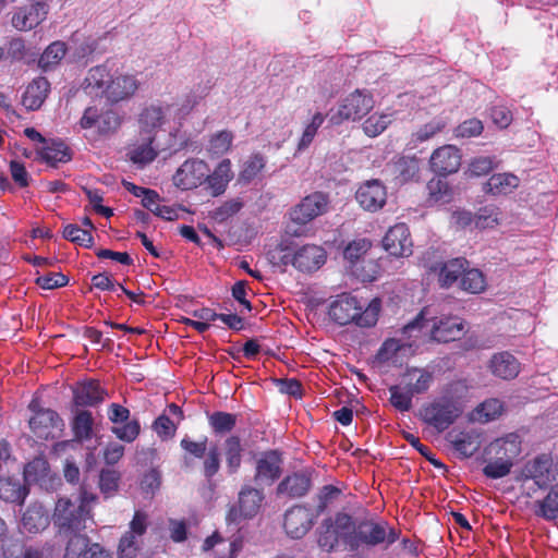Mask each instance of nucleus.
Masks as SVG:
<instances>
[{"label": "nucleus", "instance_id": "36", "mask_svg": "<svg viewBox=\"0 0 558 558\" xmlns=\"http://www.w3.org/2000/svg\"><path fill=\"white\" fill-rule=\"evenodd\" d=\"M469 263L465 258H453L444 263L439 268L438 280L442 288L451 287L459 278H462Z\"/></svg>", "mask_w": 558, "mask_h": 558}, {"label": "nucleus", "instance_id": "48", "mask_svg": "<svg viewBox=\"0 0 558 558\" xmlns=\"http://www.w3.org/2000/svg\"><path fill=\"white\" fill-rule=\"evenodd\" d=\"M390 403L399 411L407 412L412 408L413 393L410 389L401 386H391L389 388Z\"/></svg>", "mask_w": 558, "mask_h": 558}, {"label": "nucleus", "instance_id": "11", "mask_svg": "<svg viewBox=\"0 0 558 558\" xmlns=\"http://www.w3.org/2000/svg\"><path fill=\"white\" fill-rule=\"evenodd\" d=\"M374 107V99L371 94L356 89L347 96L339 107L337 114H333L330 121L339 124L343 120H360L366 116Z\"/></svg>", "mask_w": 558, "mask_h": 558}, {"label": "nucleus", "instance_id": "61", "mask_svg": "<svg viewBox=\"0 0 558 558\" xmlns=\"http://www.w3.org/2000/svg\"><path fill=\"white\" fill-rule=\"evenodd\" d=\"M496 167L497 162L494 157L481 156L470 162L469 173L473 177H481L489 173Z\"/></svg>", "mask_w": 558, "mask_h": 558}, {"label": "nucleus", "instance_id": "16", "mask_svg": "<svg viewBox=\"0 0 558 558\" xmlns=\"http://www.w3.org/2000/svg\"><path fill=\"white\" fill-rule=\"evenodd\" d=\"M120 124L121 118L117 111L99 110L97 107L86 108L80 120L82 129L96 128L100 134H111L119 129Z\"/></svg>", "mask_w": 558, "mask_h": 558}, {"label": "nucleus", "instance_id": "24", "mask_svg": "<svg viewBox=\"0 0 558 558\" xmlns=\"http://www.w3.org/2000/svg\"><path fill=\"white\" fill-rule=\"evenodd\" d=\"M326 262V253L323 247L306 244L294 251V267L300 271H314Z\"/></svg>", "mask_w": 558, "mask_h": 558}, {"label": "nucleus", "instance_id": "19", "mask_svg": "<svg viewBox=\"0 0 558 558\" xmlns=\"http://www.w3.org/2000/svg\"><path fill=\"white\" fill-rule=\"evenodd\" d=\"M355 198L363 209L374 213L386 204L387 190L379 180H368L360 185Z\"/></svg>", "mask_w": 558, "mask_h": 558}, {"label": "nucleus", "instance_id": "39", "mask_svg": "<svg viewBox=\"0 0 558 558\" xmlns=\"http://www.w3.org/2000/svg\"><path fill=\"white\" fill-rule=\"evenodd\" d=\"M66 52V46L63 41H53L50 44L45 51L41 53L38 65L44 70L48 71L63 59Z\"/></svg>", "mask_w": 558, "mask_h": 558}, {"label": "nucleus", "instance_id": "26", "mask_svg": "<svg viewBox=\"0 0 558 558\" xmlns=\"http://www.w3.org/2000/svg\"><path fill=\"white\" fill-rule=\"evenodd\" d=\"M448 441L453 449L463 458L472 457L481 447V434L476 430H456L449 432Z\"/></svg>", "mask_w": 558, "mask_h": 558}, {"label": "nucleus", "instance_id": "17", "mask_svg": "<svg viewBox=\"0 0 558 558\" xmlns=\"http://www.w3.org/2000/svg\"><path fill=\"white\" fill-rule=\"evenodd\" d=\"M264 495L260 490L245 486L239 493V505L233 507L227 520L229 522H239L241 519H250L255 517L262 506Z\"/></svg>", "mask_w": 558, "mask_h": 558}, {"label": "nucleus", "instance_id": "30", "mask_svg": "<svg viewBox=\"0 0 558 558\" xmlns=\"http://www.w3.org/2000/svg\"><path fill=\"white\" fill-rule=\"evenodd\" d=\"M74 403L80 407H94L105 399V390L96 380L78 383L73 389Z\"/></svg>", "mask_w": 558, "mask_h": 558}, {"label": "nucleus", "instance_id": "50", "mask_svg": "<svg viewBox=\"0 0 558 558\" xmlns=\"http://www.w3.org/2000/svg\"><path fill=\"white\" fill-rule=\"evenodd\" d=\"M94 420L89 411H80L73 422V430L78 439H89L93 433Z\"/></svg>", "mask_w": 558, "mask_h": 558}, {"label": "nucleus", "instance_id": "2", "mask_svg": "<svg viewBox=\"0 0 558 558\" xmlns=\"http://www.w3.org/2000/svg\"><path fill=\"white\" fill-rule=\"evenodd\" d=\"M97 496L85 485L80 487L74 498L61 497L57 500L51 520L60 534L83 532L88 523L94 524L93 506Z\"/></svg>", "mask_w": 558, "mask_h": 558}, {"label": "nucleus", "instance_id": "35", "mask_svg": "<svg viewBox=\"0 0 558 558\" xmlns=\"http://www.w3.org/2000/svg\"><path fill=\"white\" fill-rule=\"evenodd\" d=\"M519 183V178L512 173H496L484 184V191L493 195H507L513 192Z\"/></svg>", "mask_w": 558, "mask_h": 558}, {"label": "nucleus", "instance_id": "51", "mask_svg": "<svg viewBox=\"0 0 558 558\" xmlns=\"http://www.w3.org/2000/svg\"><path fill=\"white\" fill-rule=\"evenodd\" d=\"M123 425H117L111 427L112 434L116 435L117 438H119L122 441L125 442H133L141 433V425L138 420H128L126 422L122 423Z\"/></svg>", "mask_w": 558, "mask_h": 558}, {"label": "nucleus", "instance_id": "7", "mask_svg": "<svg viewBox=\"0 0 558 558\" xmlns=\"http://www.w3.org/2000/svg\"><path fill=\"white\" fill-rule=\"evenodd\" d=\"M460 402L452 397H440L421 409L422 420L433 426L438 433L446 430L462 414Z\"/></svg>", "mask_w": 558, "mask_h": 558}, {"label": "nucleus", "instance_id": "14", "mask_svg": "<svg viewBox=\"0 0 558 558\" xmlns=\"http://www.w3.org/2000/svg\"><path fill=\"white\" fill-rule=\"evenodd\" d=\"M49 9L38 3L17 5L11 13V25L19 32H29L46 21Z\"/></svg>", "mask_w": 558, "mask_h": 558}, {"label": "nucleus", "instance_id": "43", "mask_svg": "<svg viewBox=\"0 0 558 558\" xmlns=\"http://www.w3.org/2000/svg\"><path fill=\"white\" fill-rule=\"evenodd\" d=\"M407 376L410 378L407 387L413 396L426 392L433 381V374L425 369L410 371Z\"/></svg>", "mask_w": 558, "mask_h": 558}, {"label": "nucleus", "instance_id": "21", "mask_svg": "<svg viewBox=\"0 0 558 558\" xmlns=\"http://www.w3.org/2000/svg\"><path fill=\"white\" fill-rule=\"evenodd\" d=\"M430 337L438 342L459 340L465 332L463 319L457 316L434 318L429 329Z\"/></svg>", "mask_w": 558, "mask_h": 558}, {"label": "nucleus", "instance_id": "60", "mask_svg": "<svg viewBox=\"0 0 558 558\" xmlns=\"http://www.w3.org/2000/svg\"><path fill=\"white\" fill-rule=\"evenodd\" d=\"M372 243L367 239H356L344 248V258L351 263L357 262L371 248Z\"/></svg>", "mask_w": 558, "mask_h": 558}, {"label": "nucleus", "instance_id": "55", "mask_svg": "<svg viewBox=\"0 0 558 558\" xmlns=\"http://www.w3.org/2000/svg\"><path fill=\"white\" fill-rule=\"evenodd\" d=\"M324 121H325V116L323 113L316 112L313 116L311 122L308 124H306V126L303 131V134L301 136L299 146H298L299 150L305 149L312 144L318 129L322 126Z\"/></svg>", "mask_w": 558, "mask_h": 558}, {"label": "nucleus", "instance_id": "8", "mask_svg": "<svg viewBox=\"0 0 558 558\" xmlns=\"http://www.w3.org/2000/svg\"><path fill=\"white\" fill-rule=\"evenodd\" d=\"M558 476V469L548 453L529 460L520 472V480H532L539 488L548 487Z\"/></svg>", "mask_w": 558, "mask_h": 558}, {"label": "nucleus", "instance_id": "12", "mask_svg": "<svg viewBox=\"0 0 558 558\" xmlns=\"http://www.w3.org/2000/svg\"><path fill=\"white\" fill-rule=\"evenodd\" d=\"M283 465L282 454L278 450H267L255 459L254 481L257 485L270 486L281 475Z\"/></svg>", "mask_w": 558, "mask_h": 558}, {"label": "nucleus", "instance_id": "20", "mask_svg": "<svg viewBox=\"0 0 558 558\" xmlns=\"http://www.w3.org/2000/svg\"><path fill=\"white\" fill-rule=\"evenodd\" d=\"M462 155L454 145H444L435 149L430 156V168L439 175L457 172L461 166Z\"/></svg>", "mask_w": 558, "mask_h": 558}, {"label": "nucleus", "instance_id": "44", "mask_svg": "<svg viewBox=\"0 0 558 558\" xmlns=\"http://www.w3.org/2000/svg\"><path fill=\"white\" fill-rule=\"evenodd\" d=\"M70 538L66 543L64 558H84L85 553L88 550L89 538L82 534V532L69 534Z\"/></svg>", "mask_w": 558, "mask_h": 558}, {"label": "nucleus", "instance_id": "37", "mask_svg": "<svg viewBox=\"0 0 558 558\" xmlns=\"http://www.w3.org/2000/svg\"><path fill=\"white\" fill-rule=\"evenodd\" d=\"M227 469L230 474L239 471L242 463L243 446L239 436H230L223 444Z\"/></svg>", "mask_w": 558, "mask_h": 558}, {"label": "nucleus", "instance_id": "27", "mask_svg": "<svg viewBox=\"0 0 558 558\" xmlns=\"http://www.w3.org/2000/svg\"><path fill=\"white\" fill-rule=\"evenodd\" d=\"M168 107L151 104L143 109L138 117L140 134L155 135L166 122Z\"/></svg>", "mask_w": 558, "mask_h": 558}, {"label": "nucleus", "instance_id": "13", "mask_svg": "<svg viewBox=\"0 0 558 558\" xmlns=\"http://www.w3.org/2000/svg\"><path fill=\"white\" fill-rule=\"evenodd\" d=\"M147 525V514L136 511L130 522V530L120 538L118 546L119 558H136L140 550V538L146 533Z\"/></svg>", "mask_w": 558, "mask_h": 558}, {"label": "nucleus", "instance_id": "47", "mask_svg": "<svg viewBox=\"0 0 558 558\" xmlns=\"http://www.w3.org/2000/svg\"><path fill=\"white\" fill-rule=\"evenodd\" d=\"M209 425L216 434L231 432L236 424V415L228 412H214L209 417Z\"/></svg>", "mask_w": 558, "mask_h": 558}, {"label": "nucleus", "instance_id": "46", "mask_svg": "<svg viewBox=\"0 0 558 558\" xmlns=\"http://www.w3.org/2000/svg\"><path fill=\"white\" fill-rule=\"evenodd\" d=\"M486 281L484 275L478 269H466L460 280V288L470 293H481L484 291Z\"/></svg>", "mask_w": 558, "mask_h": 558}, {"label": "nucleus", "instance_id": "29", "mask_svg": "<svg viewBox=\"0 0 558 558\" xmlns=\"http://www.w3.org/2000/svg\"><path fill=\"white\" fill-rule=\"evenodd\" d=\"M50 93V83L46 77L34 78L26 87L22 104L27 110H38Z\"/></svg>", "mask_w": 558, "mask_h": 558}, {"label": "nucleus", "instance_id": "22", "mask_svg": "<svg viewBox=\"0 0 558 558\" xmlns=\"http://www.w3.org/2000/svg\"><path fill=\"white\" fill-rule=\"evenodd\" d=\"M61 426L62 421L58 413L50 409H40L29 418L31 429L41 439L54 438Z\"/></svg>", "mask_w": 558, "mask_h": 558}, {"label": "nucleus", "instance_id": "54", "mask_svg": "<svg viewBox=\"0 0 558 558\" xmlns=\"http://www.w3.org/2000/svg\"><path fill=\"white\" fill-rule=\"evenodd\" d=\"M390 122L391 118L389 114L375 113L363 123V130L368 136L375 137L383 133Z\"/></svg>", "mask_w": 558, "mask_h": 558}, {"label": "nucleus", "instance_id": "15", "mask_svg": "<svg viewBox=\"0 0 558 558\" xmlns=\"http://www.w3.org/2000/svg\"><path fill=\"white\" fill-rule=\"evenodd\" d=\"M317 514L305 506H294L284 514L283 527L286 533L294 539L305 536L313 527Z\"/></svg>", "mask_w": 558, "mask_h": 558}, {"label": "nucleus", "instance_id": "4", "mask_svg": "<svg viewBox=\"0 0 558 558\" xmlns=\"http://www.w3.org/2000/svg\"><path fill=\"white\" fill-rule=\"evenodd\" d=\"M521 442L520 436L515 433L507 434L492 441L484 449L487 457V463L483 468L484 475L493 480L507 476L521 453Z\"/></svg>", "mask_w": 558, "mask_h": 558}, {"label": "nucleus", "instance_id": "1", "mask_svg": "<svg viewBox=\"0 0 558 558\" xmlns=\"http://www.w3.org/2000/svg\"><path fill=\"white\" fill-rule=\"evenodd\" d=\"M141 85L137 74L104 63L88 70L83 88L86 94L116 105L133 98Z\"/></svg>", "mask_w": 558, "mask_h": 558}, {"label": "nucleus", "instance_id": "5", "mask_svg": "<svg viewBox=\"0 0 558 558\" xmlns=\"http://www.w3.org/2000/svg\"><path fill=\"white\" fill-rule=\"evenodd\" d=\"M399 538V531L392 527L385 520L364 519L354 521L352 537L350 541V551H357L361 548H373L379 545L386 547L393 544Z\"/></svg>", "mask_w": 558, "mask_h": 558}, {"label": "nucleus", "instance_id": "33", "mask_svg": "<svg viewBox=\"0 0 558 558\" xmlns=\"http://www.w3.org/2000/svg\"><path fill=\"white\" fill-rule=\"evenodd\" d=\"M492 373L502 379H512L520 372V363L509 352H499L493 355L489 362Z\"/></svg>", "mask_w": 558, "mask_h": 558}, {"label": "nucleus", "instance_id": "62", "mask_svg": "<svg viewBox=\"0 0 558 558\" xmlns=\"http://www.w3.org/2000/svg\"><path fill=\"white\" fill-rule=\"evenodd\" d=\"M483 123L478 119H469L459 124L454 130V135L457 137L470 138L474 136H478L483 132Z\"/></svg>", "mask_w": 558, "mask_h": 558}, {"label": "nucleus", "instance_id": "3", "mask_svg": "<svg viewBox=\"0 0 558 558\" xmlns=\"http://www.w3.org/2000/svg\"><path fill=\"white\" fill-rule=\"evenodd\" d=\"M381 302L373 299L363 308L359 300L350 293H342L329 305V317L339 325L354 323L359 327H372L378 320Z\"/></svg>", "mask_w": 558, "mask_h": 558}, {"label": "nucleus", "instance_id": "23", "mask_svg": "<svg viewBox=\"0 0 558 558\" xmlns=\"http://www.w3.org/2000/svg\"><path fill=\"white\" fill-rule=\"evenodd\" d=\"M24 478L28 484H38L40 487L53 488L59 478L51 474L49 463L44 458H35L24 468Z\"/></svg>", "mask_w": 558, "mask_h": 558}, {"label": "nucleus", "instance_id": "45", "mask_svg": "<svg viewBox=\"0 0 558 558\" xmlns=\"http://www.w3.org/2000/svg\"><path fill=\"white\" fill-rule=\"evenodd\" d=\"M266 159L262 154H254L243 163L239 180L244 183L253 181L265 168Z\"/></svg>", "mask_w": 558, "mask_h": 558}, {"label": "nucleus", "instance_id": "25", "mask_svg": "<svg viewBox=\"0 0 558 558\" xmlns=\"http://www.w3.org/2000/svg\"><path fill=\"white\" fill-rule=\"evenodd\" d=\"M155 135H143L138 133V138L128 150L130 160L141 167L153 162L158 156V147L155 146Z\"/></svg>", "mask_w": 558, "mask_h": 558}, {"label": "nucleus", "instance_id": "63", "mask_svg": "<svg viewBox=\"0 0 558 558\" xmlns=\"http://www.w3.org/2000/svg\"><path fill=\"white\" fill-rule=\"evenodd\" d=\"M204 466V475L207 478H211L216 475L220 469V459L219 451L217 446H211L206 454V458L203 463Z\"/></svg>", "mask_w": 558, "mask_h": 558}, {"label": "nucleus", "instance_id": "38", "mask_svg": "<svg viewBox=\"0 0 558 558\" xmlns=\"http://www.w3.org/2000/svg\"><path fill=\"white\" fill-rule=\"evenodd\" d=\"M502 412V403L498 399H488L475 408L471 420L480 423H487L497 418Z\"/></svg>", "mask_w": 558, "mask_h": 558}, {"label": "nucleus", "instance_id": "9", "mask_svg": "<svg viewBox=\"0 0 558 558\" xmlns=\"http://www.w3.org/2000/svg\"><path fill=\"white\" fill-rule=\"evenodd\" d=\"M330 199L324 192H313L303 197L290 211V218L298 225H306L329 209Z\"/></svg>", "mask_w": 558, "mask_h": 558}, {"label": "nucleus", "instance_id": "58", "mask_svg": "<svg viewBox=\"0 0 558 558\" xmlns=\"http://www.w3.org/2000/svg\"><path fill=\"white\" fill-rule=\"evenodd\" d=\"M41 156L47 162H66L70 160V154L63 143H52L41 149Z\"/></svg>", "mask_w": 558, "mask_h": 558}, {"label": "nucleus", "instance_id": "10", "mask_svg": "<svg viewBox=\"0 0 558 558\" xmlns=\"http://www.w3.org/2000/svg\"><path fill=\"white\" fill-rule=\"evenodd\" d=\"M209 166L202 159H186L175 171L172 181L175 187L181 191H189L205 183L208 177Z\"/></svg>", "mask_w": 558, "mask_h": 558}, {"label": "nucleus", "instance_id": "18", "mask_svg": "<svg viewBox=\"0 0 558 558\" xmlns=\"http://www.w3.org/2000/svg\"><path fill=\"white\" fill-rule=\"evenodd\" d=\"M383 246L392 256H410L412 254L413 243L408 226L405 223L392 226L383 239Z\"/></svg>", "mask_w": 558, "mask_h": 558}, {"label": "nucleus", "instance_id": "64", "mask_svg": "<svg viewBox=\"0 0 558 558\" xmlns=\"http://www.w3.org/2000/svg\"><path fill=\"white\" fill-rule=\"evenodd\" d=\"M182 449L194 458H203L207 451V437H204L199 441H194L189 437H184L181 440Z\"/></svg>", "mask_w": 558, "mask_h": 558}, {"label": "nucleus", "instance_id": "53", "mask_svg": "<svg viewBox=\"0 0 558 558\" xmlns=\"http://www.w3.org/2000/svg\"><path fill=\"white\" fill-rule=\"evenodd\" d=\"M120 473L116 470H101L99 474V488L100 492L106 496L110 497L114 495L119 488Z\"/></svg>", "mask_w": 558, "mask_h": 558}, {"label": "nucleus", "instance_id": "41", "mask_svg": "<svg viewBox=\"0 0 558 558\" xmlns=\"http://www.w3.org/2000/svg\"><path fill=\"white\" fill-rule=\"evenodd\" d=\"M536 515L545 520H554L558 517V484L551 488L548 495L536 502Z\"/></svg>", "mask_w": 558, "mask_h": 558}, {"label": "nucleus", "instance_id": "32", "mask_svg": "<svg viewBox=\"0 0 558 558\" xmlns=\"http://www.w3.org/2000/svg\"><path fill=\"white\" fill-rule=\"evenodd\" d=\"M311 487V478L305 473H293L286 476L277 486V495L291 498L304 496Z\"/></svg>", "mask_w": 558, "mask_h": 558}, {"label": "nucleus", "instance_id": "49", "mask_svg": "<svg viewBox=\"0 0 558 558\" xmlns=\"http://www.w3.org/2000/svg\"><path fill=\"white\" fill-rule=\"evenodd\" d=\"M499 208L496 206H486L478 210L474 223L478 229H492L499 225Z\"/></svg>", "mask_w": 558, "mask_h": 558}, {"label": "nucleus", "instance_id": "57", "mask_svg": "<svg viewBox=\"0 0 558 558\" xmlns=\"http://www.w3.org/2000/svg\"><path fill=\"white\" fill-rule=\"evenodd\" d=\"M63 236L82 246L89 247L93 243V235L89 230L82 229L76 225H68L63 230Z\"/></svg>", "mask_w": 558, "mask_h": 558}, {"label": "nucleus", "instance_id": "52", "mask_svg": "<svg viewBox=\"0 0 558 558\" xmlns=\"http://www.w3.org/2000/svg\"><path fill=\"white\" fill-rule=\"evenodd\" d=\"M446 126V121L436 118L421 126L417 131L412 134L414 143H423L430 140L436 134L440 133Z\"/></svg>", "mask_w": 558, "mask_h": 558}, {"label": "nucleus", "instance_id": "59", "mask_svg": "<svg viewBox=\"0 0 558 558\" xmlns=\"http://www.w3.org/2000/svg\"><path fill=\"white\" fill-rule=\"evenodd\" d=\"M232 141L231 132L220 131L210 138L208 150L214 155H223L230 149Z\"/></svg>", "mask_w": 558, "mask_h": 558}, {"label": "nucleus", "instance_id": "40", "mask_svg": "<svg viewBox=\"0 0 558 558\" xmlns=\"http://www.w3.org/2000/svg\"><path fill=\"white\" fill-rule=\"evenodd\" d=\"M27 495V489L22 484L10 477L0 478V498L9 502H22Z\"/></svg>", "mask_w": 558, "mask_h": 558}, {"label": "nucleus", "instance_id": "34", "mask_svg": "<svg viewBox=\"0 0 558 558\" xmlns=\"http://www.w3.org/2000/svg\"><path fill=\"white\" fill-rule=\"evenodd\" d=\"M49 525V517L40 504L31 505L21 520V529L28 533H38Z\"/></svg>", "mask_w": 558, "mask_h": 558}, {"label": "nucleus", "instance_id": "28", "mask_svg": "<svg viewBox=\"0 0 558 558\" xmlns=\"http://www.w3.org/2000/svg\"><path fill=\"white\" fill-rule=\"evenodd\" d=\"M183 420V412L179 405L171 403L167 407L166 413L158 416L153 428L163 439H170L175 435L178 424Z\"/></svg>", "mask_w": 558, "mask_h": 558}, {"label": "nucleus", "instance_id": "56", "mask_svg": "<svg viewBox=\"0 0 558 558\" xmlns=\"http://www.w3.org/2000/svg\"><path fill=\"white\" fill-rule=\"evenodd\" d=\"M268 259L274 266H294V251L289 246L280 244L268 253Z\"/></svg>", "mask_w": 558, "mask_h": 558}, {"label": "nucleus", "instance_id": "42", "mask_svg": "<svg viewBox=\"0 0 558 558\" xmlns=\"http://www.w3.org/2000/svg\"><path fill=\"white\" fill-rule=\"evenodd\" d=\"M426 189L428 191L427 202L430 205L439 203L444 204L450 201V187L445 180L440 178H434L427 183Z\"/></svg>", "mask_w": 558, "mask_h": 558}, {"label": "nucleus", "instance_id": "6", "mask_svg": "<svg viewBox=\"0 0 558 558\" xmlns=\"http://www.w3.org/2000/svg\"><path fill=\"white\" fill-rule=\"evenodd\" d=\"M354 527V519L344 512H337L325 519L318 530L317 544L324 551L332 553L342 545L350 551V541Z\"/></svg>", "mask_w": 558, "mask_h": 558}, {"label": "nucleus", "instance_id": "31", "mask_svg": "<svg viewBox=\"0 0 558 558\" xmlns=\"http://www.w3.org/2000/svg\"><path fill=\"white\" fill-rule=\"evenodd\" d=\"M233 179L231 161L229 159L221 160L215 170L206 177L205 183L213 196H219L225 193L229 182Z\"/></svg>", "mask_w": 558, "mask_h": 558}]
</instances>
